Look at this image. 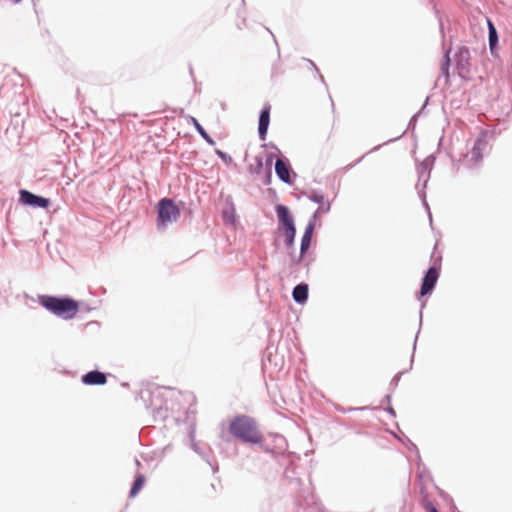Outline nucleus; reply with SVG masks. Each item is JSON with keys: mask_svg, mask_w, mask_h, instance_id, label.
<instances>
[{"mask_svg": "<svg viewBox=\"0 0 512 512\" xmlns=\"http://www.w3.org/2000/svg\"><path fill=\"white\" fill-rule=\"evenodd\" d=\"M296 234L295 228H288L284 230L285 242L288 248H292L294 245V238Z\"/></svg>", "mask_w": 512, "mask_h": 512, "instance_id": "a211bd4d", "label": "nucleus"}, {"mask_svg": "<svg viewBox=\"0 0 512 512\" xmlns=\"http://www.w3.org/2000/svg\"><path fill=\"white\" fill-rule=\"evenodd\" d=\"M191 122L196 128V130L199 132V134L210 144H214V141L211 139V137L208 135V133L204 130V128L199 124V122L194 118L191 117Z\"/></svg>", "mask_w": 512, "mask_h": 512, "instance_id": "dca6fc26", "label": "nucleus"}, {"mask_svg": "<svg viewBox=\"0 0 512 512\" xmlns=\"http://www.w3.org/2000/svg\"><path fill=\"white\" fill-rule=\"evenodd\" d=\"M439 277V271L436 267H431L427 271L426 275L423 278V282L420 289V295L424 296L428 293H430Z\"/></svg>", "mask_w": 512, "mask_h": 512, "instance_id": "423d86ee", "label": "nucleus"}, {"mask_svg": "<svg viewBox=\"0 0 512 512\" xmlns=\"http://www.w3.org/2000/svg\"><path fill=\"white\" fill-rule=\"evenodd\" d=\"M313 230L314 224L309 223L305 229L304 235L301 240V254H304L310 247Z\"/></svg>", "mask_w": 512, "mask_h": 512, "instance_id": "ddd939ff", "label": "nucleus"}, {"mask_svg": "<svg viewBox=\"0 0 512 512\" xmlns=\"http://www.w3.org/2000/svg\"><path fill=\"white\" fill-rule=\"evenodd\" d=\"M276 213L279 219V222L283 225L284 230L288 228H295L293 219L289 213V210L286 206L278 205L276 208Z\"/></svg>", "mask_w": 512, "mask_h": 512, "instance_id": "9d476101", "label": "nucleus"}, {"mask_svg": "<svg viewBox=\"0 0 512 512\" xmlns=\"http://www.w3.org/2000/svg\"><path fill=\"white\" fill-rule=\"evenodd\" d=\"M145 480H146L145 476L142 474H139L136 476L134 484L130 490L131 497H135L140 492V490L143 488V486L145 484Z\"/></svg>", "mask_w": 512, "mask_h": 512, "instance_id": "4468645a", "label": "nucleus"}, {"mask_svg": "<svg viewBox=\"0 0 512 512\" xmlns=\"http://www.w3.org/2000/svg\"><path fill=\"white\" fill-rule=\"evenodd\" d=\"M423 507L427 512H438L436 507L430 501H425L423 503Z\"/></svg>", "mask_w": 512, "mask_h": 512, "instance_id": "6ab92c4d", "label": "nucleus"}, {"mask_svg": "<svg viewBox=\"0 0 512 512\" xmlns=\"http://www.w3.org/2000/svg\"><path fill=\"white\" fill-rule=\"evenodd\" d=\"M293 299L297 303H304L308 297V286L306 284L297 285L292 292Z\"/></svg>", "mask_w": 512, "mask_h": 512, "instance_id": "f8f14e48", "label": "nucleus"}, {"mask_svg": "<svg viewBox=\"0 0 512 512\" xmlns=\"http://www.w3.org/2000/svg\"><path fill=\"white\" fill-rule=\"evenodd\" d=\"M180 216V209L172 199L163 198L158 203V227H166L168 223L176 221Z\"/></svg>", "mask_w": 512, "mask_h": 512, "instance_id": "7ed1b4c3", "label": "nucleus"}, {"mask_svg": "<svg viewBox=\"0 0 512 512\" xmlns=\"http://www.w3.org/2000/svg\"><path fill=\"white\" fill-rule=\"evenodd\" d=\"M488 148V142L484 135L478 137L474 143V146L471 150V159L475 163H479L483 159V154Z\"/></svg>", "mask_w": 512, "mask_h": 512, "instance_id": "0eeeda50", "label": "nucleus"}, {"mask_svg": "<svg viewBox=\"0 0 512 512\" xmlns=\"http://www.w3.org/2000/svg\"><path fill=\"white\" fill-rule=\"evenodd\" d=\"M456 66L460 76L464 77L469 72L470 52L466 47H460L455 54Z\"/></svg>", "mask_w": 512, "mask_h": 512, "instance_id": "20e7f679", "label": "nucleus"}, {"mask_svg": "<svg viewBox=\"0 0 512 512\" xmlns=\"http://www.w3.org/2000/svg\"><path fill=\"white\" fill-rule=\"evenodd\" d=\"M488 27H489V46H490L491 51L493 52V50L497 44V41H498V36H497V31L491 21H488Z\"/></svg>", "mask_w": 512, "mask_h": 512, "instance_id": "2eb2a0df", "label": "nucleus"}, {"mask_svg": "<svg viewBox=\"0 0 512 512\" xmlns=\"http://www.w3.org/2000/svg\"><path fill=\"white\" fill-rule=\"evenodd\" d=\"M40 304L57 316L65 319L73 318L78 312V303L69 298H57L53 296H41Z\"/></svg>", "mask_w": 512, "mask_h": 512, "instance_id": "f03ea898", "label": "nucleus"}, {"mask_svg": "<svg viewBox=\"0 0 512 512\" xmlns=\"http://www.w3.org/2000/svg\"><path fill=\"white\" fill-rule=\"evenodd\" d=\"M12 1H13L14 3H17V2H19L20 0H12Z\"/></svg>", "mask_w": 512, "mask_h": 512, "instance_id": "412c9836", "label": "nucleus"}, {"mask_svg": "<svg viewBox=\"0 0 512 512\" xmlns=\"http://www.w3.org/2000/svg\"><path fill=\"white\" fill-rule=\"evenodd\" d=\"M449 65H450V57H449V51H447L442 59L441 63V73L448 81L449 79Z\"/></svg>", "mask_w": 512, "mask_h": 512, "instance_id": "f3484780", "label": "nucleus"}, {"mask_svg": "<svg viewBox=\"0 0 512 512\" xmlns=\"http://www.w3.org/2000/svg\"><path fill=\"white\" fill-rule=\"evenodd\" d=\"M82 382L86 385H104L107 377L104 373L95 370L83 375Z\"/></svg>", "mask_w": 512, "mask_h": 512, "instance_id": "1a4fd4ad", "label": "nucleus"}, {"mask_svg": "<svg viewBox=\"0 0 512 512\" xmlns=\"http://www.w3.org/2000/svg\"><path fill=\"white\" fill-rule=\"evenodd\" d=\"M262 166H263L262 160L260 158H256V167H255L254 172L259 173L262 169Z\"/></svg>", "mask_w": 512, "mask_h": 512, "instance_id": "aec40b11", "label": "nucleus"}, {"mask_svg": "<svg viewBox=\"0 0 512 512\" xmlns=\"http://www.w3.org/2000/svg\"><path fill=\"white\" fill-rule=\"evenodd\" d=\"M229 432L235 438L246 443L260 444L263 435L260 432L256 421L246 415L234 417L229 424Z\"/></svg>", "mask_w": 512, "mask_h": 512, "instance_id": "f257e3e1", "label": "nucleus"}, {"mask_svg": "<svg viewBox=\"0 0 512 512\" xmlns=\"http://www.w3.org/2000/svg\"><path fill=\"white\" fill-rule=\"evenodd\" d=\"M270 110L271 106L269 104H266L259 116V126H258V133L262 140L266 139L267 130L270 124Z\"/></svg>", "mask_w": 512, "mask_h": 512, "instance_id": "6e6552de", "label": "nucleus"}, {"mask_svg": "<svg viewBox=\"0 0 512 512\" xmlns=\"http://www.w3.org/2000/svg\"><path fill=\"white\" fill-rule=\"evenodd\" d=\"M20 202L33 206V207H41V208H47L49 206V199L34 195L33 193L27 191V190H20Z\"/></svg>", "mask_w": 512, "mask_h": 512, "instance_id": "39448f33", "label": "nucleus"}, {"mask_svg": "<svg viewBox=\"0 0 512 512\" xmlns=\"http://www.w3.org/2000/svg\"><path fill=\"white\" fill-rule=\"evenodd\" d=\"M275 171L277 176L284 182L290 183V170L287 163L281 159H277L275 163Z\"/></svg>", "mask_w": 512, "mask_h": 512, "instance_id": "9b49d317", "label": "nucleus"}]
</instances>
